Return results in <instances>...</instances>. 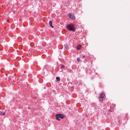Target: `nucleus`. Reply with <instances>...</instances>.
Instances as JSON below:
<instances>
[{
	"label": "nucleus",
	"instance_id": "nucleus-1",
	"mask_svg": "<svg viewBox=\"0 0 130 130\" xmlns=\"http://www.w3.org/2000/svg\"><path fill=\"white\" fill-rule=\"evenodd\" d=\"M67 29L70 30L74 32L75 30L74 25L72 23H70V24L68 25L67 26Z\"/></svg>",
	"mask_w": 130,
	"mask_h": 130
},
{
	"label": "nucleus",
	"instance_id": "nucleus-2",
	"mask_svg": "<svg viewBox=\"0 0 130 130\" xmlns=\"http://www.w3.org/2000/svg\"><path fill=\"white\" fill-rule=\"evenodd\" d=\"M65 117L64 115L62 114H57L56 115V117L57 119L58 120V121H60V119L59 118H61V119H63Z\"/></svg>",
	"mask_w": 130,
	"mask_h": 130
},
{
	"label": "nucleus",
	"instance_id": "nucleus-3",
	"mask_svg": "<svg viewBox=\"0 0 130 130\" xmlns=\"http://www.w3.org/2000/svg\"><path fill=\"white\" fill-rule=\"evenodd\" d=\"M105 96V94L103 93H101L99 97V100L100 101L102 102L103 100V98Z\"/></svg>",
	"mask_w": 130,
	"mask_h": 130
},
{
	"label": "nucleus",
	"instance_id": "nucleus-4",
	"mask_svg": "<svg viewBox=\"0 0 130 130\" xmlns=\"http://www.w3.org/2000/svg\"><path fill=\"white\" fill-rule=\"evenodd\" d=\"M68 15L71 18L73 19V20L75 19V18L74 15L73 14H69Z\"/></svg>",
	"mask_w": 130,
	"mask_h": 130
},
{
	"label": "nucleus",
	"instance_id": "nucleus-5",
	"mask_svg": "<svg viewBox=\"0 0 130 130\" xmlns=\"http://www.w3.org/2000/svg\"><path fill=\"white\" fill-rule=\"evenodd\" d=\"M5 113L4 112L0 111V115L1 116L4 115L5 114Z\"/></svg>",
	"mask_w": 130,
	"mask_h": 130
},
{
	"label": "nucleus",
	"instance_id": "nucleus-6",
	"mask_svg": "<svg viewBox=\"0 0 130 130\" xmlns=\"http://www.w3.org/2000/svg\"><path fill=\"white\" fill-rule=\"evenodd\" d=\"M81 46L80 45H78L77 48V50H79L81 49Z\"/></svg>",
	"mask_w": 130,
	"mask_h": 130
},
{
	"label": "nucleus",
	"instance_id": "nucleus-7",
	"mask_svg": "<svg viewBox=\"0 0 130 130\" xmlns=\"http://www.w3.org/2000/svg\"><path fill=\"white\" fill-rule=\"evenodd\" d=\"M80 57L81 58H82L83 57L85 58V55L83 54H81L80 56Z\"/></svg>",
	"mask_w": 130,
	"mask_h": 130
},
{
	"label": "nucleus",
	"instance_id": "nucleus-8",
	"mask_svg": "<svg viewBox=\"0 0 130 130\" xmlns=\"http://www.w3.org/2000/svg\"><path fill=\"white\" fill-rule=\"evenodd\" d=\"M77 61L78 62H82V61L80 59V58L79 57H77Z\"/></svg>",
	"mask_w": 130,
	"mask_h": 130
},
{
	"label": "nucleus",
	"instance_id": "nucleus-9",
	"mask_svg": "<svg viewBox=\"0 0 130 130\" xmlns=\"http://www.w3.org/2000/svg\"><path fill=\"white\" fill-rule=\"evenodd\" d=\"M56 81L57 82H58V81H60V78L59 77H57L56 78Z\"/></svg>",
	"mask_w": 130,
	"mask_h": 130
},
{
	"label": "nucleus",
	"instance_id": "nucleus-10",
	"mask_svg": "<svg viewBox=\"0 0 130 130\" xmlns=\"http://www.w3.org/2000/svg\"><path fill=\"white\" fill-rule=\"evenodd\" d=\"M52 22L51 21H50L49 23V24L50 26L52 27V28H53V27L52 25Z\"/></svg>",
	"mask_w": 130,
	"mask_h": 130
},
{
	"label": "nucleus",
	"instance_id": "nucleus-11",
	"mask_svg": "<svg viewBox=\"0 0 130 130\" xmlns=\"http://www.w3.org/2000/svg\"><path fill=\"white\" fill-rule=\"evenodd\" d=\"M64 65H61L60 66V68L61 69H63L64 68Z\"/></svg>",
	"mask_w": 130,
	"mask_h": 130
},
{
	"label": "nucleus",
	"instance_id": "nucleus-12",
	"mask_svg": "<svg viewBox=\"0 0 130 130\" xmlns=\"http://www.w3.org/2000/svg\"><path fill=\"white\" fill-rule=\"evenodd\" d=\"M33 44H34V43H31L30 44V45L31 46H33Z\"/></svg>",
	"mask_w": 130,
	"mask_h": 130
},
{
	"label": "nucleus",
	"instance_id": "nucleus-13",
	"mask_svg": "<svg viewBox=\"0 0 130 130\" xmlns=\"http://www.w3.org/2000/svg\"><path fill=\"white\" fill-rule=\"evenodd\" d=\"M20 86H21V84H22V83H21V82H20Z\"/></svg>",
	"mask_w": 130,
	"mask_h": 130
},
{
	"label": "nucleus",
	"instance_id": "nucleus-14",
	"mask_svg": "<svg viewBox=\"0 0 130 130\" xmlns=\"http://www.w3.org/2000/svg\"><path fill=\"white\" fill-rule=\"evenodd\" d=\"M12 84H15V83H13V82H12Z\"/></svg>",
	"mask_w": 130,
	"mask_h": 130
},
{
	"label": "nucleus",
	"instance_id": "nucleus-15",
	"mask_svg": "<svg viewBox=\"0 0 130 130\" xmlns=\"http://www.w3.org/2000/svg\"><path fill=\"white\" fill-rule=\"evenodd\" d=\"M13 82H14V80H13Z\"/></svg>",
	"mask_w": 130,
	"mask_h": 130
},
{
	"label": "nucleus",
	"instance_id": "nucleus-16",
	"mask_svg": "<svg viewBox=\"0 0 130 130\" xmlns=\"http://www.w3.org/2000/svg\"><path fill=\"white\" fill-rule=\"evenodd\" d=\"M20 83V82H19V83H18L19 84Z\"/></svg>",
	"mask_w": 130,
	"mask_h": 130
}]
</instances>
